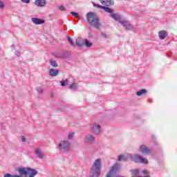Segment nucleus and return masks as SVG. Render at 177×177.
Returning <instances> with one entry per match:
<instances>
[{
  "label": "nucleus",
  "mask_w": 177,
  "mask_h": 177,
  "mask_svg": "<svg viewBox=\"0 0 177 177\" xmlns=\"http://www.w3.org/2000/svg\"><path fill=\"white\" fill-rule=\"evenodd\" d=\"M5 8V3L0 1V9H3Z\"/></svg>",
  "instance_id": "2f4dec72"
},
{
  "label": "nucleus",
  "mask_w": 177,
  "mask_h": 177,
  "mask_svg": "<svg viewBox=\"0 0 177 177\" xmlns=\"http://www.w3.org/2000/svg\"><path fill=\"white\" fill-rule=\"evenodd\" d=\"M101 37L102 38H104L105 39L110 38V36H109L107 34H106L105 32H101Z\"/></svg>",
  "instance_id": "bb28decb"
},
{
  "label": "nucleus",
  "mask_w": 177,
  "mask_h": 177,
  "mask_svg": "<svg viewBox=\"0 0 177 177\" xmlns=\"http://www.w3.org/2000/svg\"><path fill=\"white\" fill-rule=\"evenodd\" d=\"M102 5H104L105 6H110V5H114V1L113 0H100Z\"/></svg>",
  "instance_id": "dca6fc26"
},
{
  "label": "nucleus",
  "mask_w": 177,
  "mask_h": 177,
  "mask_svg": "<svg viewBox=\"0 0 177 177\" xmlns=\"http://www.w3.org/2000/svg\"><path fill=\"white\" fill-rule=\"evenodd\" d=\"M71 15H72V16H74L75 17H77V19H80V15L75 12H71Z\"/></svg>",
  "instance_id": "cd10ccee"
},
{
  "label": "nucleus",
  "mask_w": 177,
  "mask_h": 177,
  "mask_svg": "<svg viewBox=\"0 0 177 177\" xmlns=\"http://www.w3.org/2000/svg\"><path fill=\"white\" fill-rule=\"evenodd\" d=\"M68 42L71 44V45H72L73 46H74V42H73V40L71 39V37H68Z\"/></svg>",
  "instance_id": "7c9ffc66"
},
{
  "label": "nucleus",
  "mask_w": 177,
  "mask_h": 177,
  "mask_svg": "<svg viewBox=\"0 0 177 177\" xmlns=\"http://www.w3.org/2000/svg\"><path fill=\"white\" fill-rule=\"evenodd\" d=\"M119 23H120V24H122L123 27H125L126 30H132V28H133V26H132L131 23L125 19H120V21H119Z\"/></svg>",
  "instance_id": "9b49d317"
},
{
  "label": "nucleus",
  "mask_w": 177,
  "mask_h": 177,
  "mask_svg": "<svg viewBox=\"0 0 177 177\" xmlns=\"http://www.w3.org/2000/svg\"><path fill=\"white\" fill-rule=\"evenodd\" d=\"M16 55H17V56L19 57V56H20V53H19V51H17V52H16Z\"/></svg>",
  "instance_id": "c9c22d12"
},
{
  "label": "nucleus",
  "mask_w": 177,
  "mask_h": 177,
  "mask_svg": "<svg viewBox=\"0 0 177 177\" xmlns=\"http://www.w3.org/2000/svg\"><path fill=\"white\" fill-rule=\"evenodd\" d=\"M31 20L33 24H35V26H39V24H44L45 23L44 19H41L37 17H32Z\"/></svg>",
  "instance_id": "ddd939ff"
},
{
  "label": "nucleus",
  "mask_w": 177,
  "mask_h": 177,
  "mask_svg": "<svg viewBox=\"0 0 177 177\" xmlns=\"http://www.w3.org/2000/svg\"><path fill=\"white\" fill-rule=\"evenodd\" d=\"M153 102V100H151V99H148V102L149 103H151Z\"/></svg>",
  "instance_id": "e433bc0d"
},
{
  "label": "nucleus",
  "mask_w": 177,
  "mask_h": 177,
  "mask_svg": "<svg viewBox=\"0 0 177 177\" xmlns=\"http://www.w3.org/2000/svg\"><path fill=\"white\" fill-rule=\"evenodd\" d=\"M168 35V32L165 30H161L159 32L160 39H165V37Z\"/></svg>",
  "instance_id": "6ab92c4d"
},
{
  "label": "nucleus",
  "mask_w": 177,
  "mask_h": 177,
  "mask_svg": "<svg viewBox=\"0 0 177 177\" xmlns=\"http://www.w3.org/2000/svg\"><path fill=\"white\" fill-rule=\"evenodd\" d=\"M102 172V159H96L91 167L88 177H99Z\"/></svg>",
  "instance_id": "f03ea898"
},
{
  "label": "nucleus",
  "mask_w": 177,
  "mask_h": 177,
  "mask_svg": "<svg viewBox=\"0 0 177 177\" xmlns=\"http://www.w3.org/2000/svg\"><path fill=\"white\" fill-rule=\"evenodd\" d=\"M3 177H23V176L22 175H19V174H15V175H12V174H9V173H7V174H6L5 175H4V176Z\"/></svg>",
  "instance_id": "4be33fe9"
},
{
  "label": "nucleus",
  "mask_w": 177,
  "mask_h": 177,
  "mask_svg": "<svg viewBox=\"0 0 177 177\" xmlns=\"http://www.w3.org/2000/svg\"><path fill=\"white\" fill-rule=\"evenodd\" d=\"M35 154L37 156V158H40V160L46 158V155L44 153L42 149L40 147H37L35 149Z\"/></svg>",
  "instance_id": "6e6552de"
},
{
  "label": "nucleus",
  "mask_w": 177,
  "mask_h": 177,
  "mask_svg": "<svg viewBox=\"0 0 177 177\" xmlns=\"http://www.w3.org/2000/svg\"><path fill=\"white\" fill-rule=\"evenodd\" d=\"M131 172H132V177L138 176V175L139 174V170L138 169L132 170Z\"/></svg>",
  "instance_id": "393cba45"
},
{
  "label": "nucleus",
  "mask_w": 177,
  "mask_h": 177,
  "mask_svg": "<svg viewBox=\"0 0 177 177\" xmlns=\"http://www.w3.org/2000/svg\"><path fill=\"white\" fill-rule=\"evenodd\" d=\"M36 90L37 91L38 93H42L44 92V89L41 88V86L37 87Z\"/></svg>",
  "instance_id": "c85d7f7f"
},
{
  "label": "nucleus",
  "mask_w": 177,
  "mask_h": 177,
  "mask_svg": "<svg viewBox=\"0 0 177 177\" xmlns=\"http://www.w3.org/2000/svg\"><path fill=\"white\" fill-rule=\"evenodd\" d=\"M59 75V71L57 69L51 68L49 70V75L50 77H56Z\"/></svg>",
  "instance_id": "a211bd4d"
},
{
  "label": "nucleus",
  "mask_w": 177,
  "mask_h": 177,
  "mask_svg": "<svg viewBox=\"0 0 177 177\" xmlns=\"http://www.w3.org/2000/svg\"><path fill=\"white\" fill-rule=\"evenodd\" d=\"M26 137H24V136H21V142H26Z\"/></svg>",
  "instance_id": "f704fd0d"
},
{
  "label": "nucleus",
  "mask_w": 177,
  "mask_h": 177,
  "mask_svg": "<svg viewBox=\"0 0 177 177\" xmlns=\"http://www.w3.org/2000/svg\"><path fill=\"white\" fill-rule=\"evenodd\" d=\"M142 172H143V174H147V170H144Z\"/></svg>",
  "instance_id": "4c0bfd02"
},
{
  "label": "nucleus",
  "mask_w": 177,
  "mask_h": 177,
  "mask_svg": "<svg viewBox=\"0 0 177 177\" xmlns=\"http://www.w3.org/2000/svg\"><path fill=\"white\" fill-rule=\"evenodd\" d=\"M70 89H73V91H77V88H78V85L77 84L73 83L70 85L69 86Z\"/></svg>",
  "instance_id": "5701e85b"
},
{
  "label": "nucleus",
  "mask_w": 177,
  "mask_h": 177,
  "mask_svg": "<svg viewBox=\"0 0 177 177\" xmlns=\"http://www.w3.org/2000/svg\"><path fill=\"white\" fill-rule=\"evenodd\" d=\"M147 93V91L145 88H142L136 92L137 96H142V95H146Z\"/></svg>",
  "instance_id": "412c9836"
},
{
  "label": "nucleus",
  "mask_w": 177,
  "mask_h": 177,
  "mask_svg": "<svg viewBox=\"0 0 177 177\" xmlns=\"http://www.w3.org/2000/svg\"><path fill=\"white\" fill-rule=\"evenodd\" d=\"M31 0H21L23 3H30Z\"/></svg>",
  "instance_id": "473e14b6"
},
{
  "label": "nucleus",
  "mask_w": 177,
  "mask_h": 177,
  "mask_svg": "<svg viewBox=\"0 0 177 177\" xmlns=\"http://www.w3.org/2000/svg\"><path fill=\"white\" fill-rule=\"evenodd\" d=\"M84 46H85L86 48H92V46H93V43L91 42V41L85 39Z\"/></svg>",
  "instance_id": "aec40b11"
},
{
  "label": "nucleus",
  "mask_w": 177,
  "mask_h": 177,
  "mask_svg": "<svg viewBox=\"0 0 177 177\" xmlns=\"http://www.w3.org/2000/svg\"><path fill=\"white\" fill-rule=\"evenodd\" d=\"M74 136V133H69L68 134V139L69 140H71V139H73V137Z\"/></svg>",
  "instance_id": "c756f323"
},
{
  "label": "nucleus",
  "mask_w": 177,
  "mask_h": 177,
  "mask_svg": "<svg viewBox=\"0 0 177 177\" xmlns=\"http://www.w3.org/2000/svg\"><path fill=\"white\" fill-rule=\"evenodd\" d=\"M120 164L115 163L113 167H111V169L106 174V177H118L117 174L120 172Z\"/></svg>",
  "instance_id": "423d86ee"
},
{
  "label": "nucleus",
  "mask_w": 177,
  "mask_h": 177,
  "mask_svg": "<svg viewBox=\"0 0 177 177\" xmlns=\"http://www.w3.org/2000/svg\"><path fill=\"white\" fill-rule=\"evenodd\" d=\"M19 175L22 177H35L38 175V171L30 167H22L18 169Z\"/></svg>",
  "instance_id": "7ed1b4c3"
},
{
  "label": "nucleus",
  "mask_w": 177,
  "mask_h": 177,
  "mask_svg": "<svg viewBox=\"0 0 177 177\" xmlns=\"http://www.w3.org/2000/svg\"><path fill=\"white\" fill-rule=\"evenodd\" d=\"M109 13H111L110 15V17L113 19V20H115L116 21H118V23H120V21H121V17L120 16V14L113 13V12H109Z\"/></svg>",
  "instance_id": "4468645a"
},
{
  "label": "nucleus",
  "mask_w": 177,
  "mask_h": 177,
  "mask_svg": "<svg viewBox=\"0 0 177 177\" xmlns=\"http://www.w3.org/2000/svg\"><path fill=\"white\" fill-rule=\"evenodd\" d=\"M59 10H62V11L66 10V8L63 6H59Z\"/></svg>",
  "instance_id": "72a5a7b5"
},
{
  "label": "nucleus",
  "mask_w": 177,
  "mask_h": 177,
  "mask_svg": "<svg viewBox=\"0 0 177 177\" xmlns=\"http://www.w3.org/2000/svg\"><path fill=\"white\" fill-rule=\"evenodd\" d=\"M50 64L53 67H57V66H58L57 62L55 60H53V59L50 60Z\"/></svg>",
  "instance_id": "b1692460"
},
{
  "label": "nucleus",
  "mask_w": 177,
  "mask_h": 177,
  "mask_svg": "<svg viewBox=\"0 0 177 177\" xmlns=\"http://www.w3.org/2000/svg\"><path fill=\"white\" fill-rule=\"evenodd\" d=\"M129 159L134 162H142V164H147L149 162L146 158H143L139 155H120L118 158V161H129Z\"/></svg>",
  "instance_id": "f257e3e1"
},
{
  "label": "nucleus",
  "mask_w": 177,
  "mask_h": 177,
  "mask_svg": "<svg viewBox=\"0 0 177 177\" xmlns=\"http://www.w3.org/2000/svg\"><path fill=\"white\" fill-rule=\"evenodd\" d=\"M140 151L142 153V154H150L151 151L149 149L146 145H141L140 147Z\"/></svg>",
  "instance_id": "f8f14e48"
},
{
  "label": "nucleus",
  "mask_w": 177,
  "mask_h": 177,
  "mask_svg": "<svg viewBox=\"0 0 177 177\" xmlns=\"http://www.w3.org/2000/svg\"><path fill=\"white\" fill-rule=\"evenodd\" d=\"M93 5L94 8H100V9H103V10H104V12H106V13H113L114 12V10L112 8H110L109 7L102 6H100L99 4H96L95 3H93Z\"/></svg>",
  "instance_id": "9d476101"
},
{
  "label": "nucleus",
  "mask_w": 177,
  "mask_h": 177,
  "mask_svg": "<svg viewBox=\"0 0 177 177\" xmlns=\"http://www.w3.org/2000/svg\"><path fill=\"white\" fill-rule=\"evenodd\" d=\"M90 131L94 135H99L102 132V126L100 123L93 122L90 124Z\"/></svg>",
  "instance_id": "0eeeda50"
},
{
  "label": "nucleus",
  "mask_w": 177,
  "mask_h": 177,
  "mask_svg": "<svg viewBox=\"0 0 177 177\" xmlns=\"http://www.w3.org/2000/svg\"><path fill=\"white\" fill-rule=\"evenodd\" d=\"M95 140V138L92 134H87L84 136V142L88 145H92L94 143Z\"/></svg>",
  "instance_id": "1a4fd4ad"
},
{
  "label": "nucleus",
  "mask_w": 177,
  "mask_h": 177,
  "mask_svg": "<svg viewBox=\"0 0 177 177\" xmlns=\"http://www.w3.org/2000/svg\"><path fill=\"white\" fill-rule=\"evenodd\" d=\"M75 42H76V45L81 48V47L84 46V45H85V39L77 38V39H76Z\"/></svg>",
  "instance_id": "2eb2a0df"
},
{
  "label": "nucleus",
  "mask_w": 177,
  "mask_h": 177,
  "mask_svg": "<svg viewBox=\"0 0 177 177\" xmlns=\"http://www.w3.org/2000/svg\"><path fill=\"white\" fill-rule=\"evenodd\" d=\"M86 19L88 23L95 28H100V22H99V18L97 17V15H96V14L93 12H88L86 15Z\"/></svg>",
  "instance_id": "20e7f679"
},
{
  "label": "nucleus",
  "mask_w": 177,
  "mask_h": 177,
  "mask_svg": "<svg viewBox=\"0 0 177 177\" xmlns=\"http://www.w3.org/2000/svg\"><path fill=\"white\" fill-rule=\"evenodd\" d=\"M35 4L36 6H45L46 5V0H35Z\"/></svg>",
  "instance_id": "f3484780"
},
{
  "label": "nucleus",
  "mask_w": 177,
  "mask_h": 177,
  "mask_svg": "<svg viewBox=\"0 0 177 177\" xmlns=\"http://www.w3.org/2000/svg\"><path fill=\"white\" fill-rule=\"evenodd\" d=\"M71 143L68 140H61L58 144V149L61 153H68Z\"/></svg>",
  "instance_id": "39448f33"
},
{
  "label": "nucleus",
  "mask_w": 177,
  "mask_h": 177,
  "mask_svg": "<svg viewBox=\"0 0 177 177\" xmlns=\"http://www.w3.org/2000/svg\"><path fill=\"white\" fill-rule=\"evenodd\" d=\"M66 85H68V80L61 81V86H66Z\"/></svg>",
  "instance_id": "a878e982"
}]
</instances>
